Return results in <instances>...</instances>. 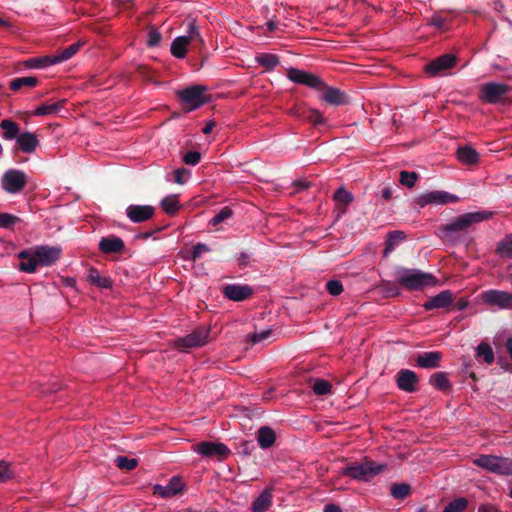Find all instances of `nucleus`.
<instances>
[{
    "label": "nucleus",
    "instance_id": "nucleus-18",
    "mask_svg": "<svg viewBox=\"0 0 512 512\" xmlns=\"http://www.w3.org/2000/svg\"><path fill=\"white\" fill-rule=\"evenodd\" d=\"M453 293L449 290H445L432 297L423 304L425 310H433L439 308H446L453 303Z\"/></svg>",
    "mask_w": 512,
    "mask_h": 512
},
{
    "label": "nucleus",
    "instance_id": "nucleus-32",
    "mask_svg": "<svg viewBox=\"0 0 512 512\" xmlns=\"http://www.w3.org/2000/svg\"><path fill=\"white\" fill-rule=\"evenodd\" d=\"M64 103H65V100H62V101H59L56 103H45V104L39 105L38 107H36L33 114L35 116H46V115L57 114L63 107Z\"/></svg>",
    "mask_w": 512,
    "mask_h": 512
},
{
    "label": "nucleus",
    "instance_id": "nucleus-64",
    "mask_svg": "<svg viewBox=\"0 0 512 512\" xmlns=\"http://www.w3.org/2000/svg\"><path fill=\"white\" fill-rule=\"evenodd\" d=\"M267 27L269 31H274L277 28V23L271 20L267 22Z\"/></svg>",
    "mask_w": 512,
    "mask_h": 512
},
{
    "label": "nucleus",
    "instance_id": "nucleus-36",
    "mask_svg": "<svg viewBox=\"0 0 512 512\" xmlns=\"http://www.w3.org/2000/svg\"><path fill=\"white\" fill-rule=\"evenodd\" d=\"M56 64L53 56H44L32 58L25 61V65L29 68H44Z\"/></svg>",
    "mask_w": 512,
    "mask_h": 512
},
{
    "label": "nucleus",
    "instance_id": "nucleus-42",
    "mask_svg": "<svg viewBox=\"0 0 512 512\" xmlns=\"http://www.w3.org/2000/svg\"><path fill=\"white\" fill-rule=\"evenodd\" d=\"M468 505V501L466 498L460 497L457 498L444 508L443 512H463Z\"/></svg>",
    "mask_w": 512,
    "mask_h": 512
},
{
    "label": "nucleus",
    "instance_id": "nucleus-9",
    "mask_svg": "<svg viewBox=\"0 0 512 512\" xmlns=\"http://www.w3.org/2000/svg\"><path fill=\"white\" fill-rule=\"evenodd\" d=\"M193 451L203 457H216L225 459L230 454V449L220 442H200L193 446Z\"/></svg>",
    "mask_w": 512,
    "mask_h": 512
},
{
    "label": "nucleus",
    "instance_id": "nucleus-33",
    "mask_svg": "<svg viewBox=\"0 0 512 512\" xmlns=\"http://www.w3.org/2000/svg\"><path fill=\"white\" fill-rule=\"evenodd\" d=\"M0 128L3 130L2 137L6 140L16 139L19 135V126L14 121L4 119L0 123Z\"/></svg>",
    "mask_w": 512,
    "mask_h": 512
},
{
    "label": "nucleus",
    "instance_id": "nucleus-39",
    "mask_svg": "<svg viewBox=\"0 0 512 512\" xmlns=\"http://www.w3.org/2000/svg\"><path fill=\"white\" fill-rule=\"evenodd\" d=\"M162 209L168 214H174L179 209V200L177 195H168L160 203Z\"/></svg>",
    "mask_w": 512,
    "mask_h": 512
},
{
    "label": "nucleus",
    "instance_id": "nucleus-28",
    "mask_svg": "<svg viewBox=\"0 0 512 512\" xmlns=\"http://www.w3.org/2000/svg\"><path fill=\"white\" fill-rule=\"evenodd\" d=\"M324 89L321 98L331 105H341L346 102V98L343 92L333 87L323 86Z\"/></svg>",
    "mask_w": 512,
    "mask_h": 512
},
{
    "label": "nucleus",
    "instance_id": "nucleus-52",
    "mask_svg": "<svg viewBox=\"0 0 512 512\" xmlns=\"http://www.w3.org/2000/svg\"><path fill=\"white\" fill-rule=\"evenodd\" d=\"M162 39L161 33L155 29L150 28L147 34V45L150 47L157 46Z\"/></svg>",
    "mask_w": 512,
    "mask_h": 512
},
{
    "label": "nucleus",
    "instance_id": "nucleus-16",
    "mask_svg": "<svg viewBox=\"0 0 512 512\" xmlns=\"http://www.w3.org/2000/svg\"><path fill=\"white\" fill-rule=\"evenodd\" d=\"M183 488L184 483L182 482L181 478L178 476H173L166 485H154L153 493L162 498H170L180 493Z\"/></svg>",
    "mask_w": 512,
    "mask_h": 512
},
{
    "label": "nucleus",
    "instance_id": "nucleus-8",
    "mask_svg": "<svg viewBox=\"0 0 512 512\" xmlns=\"http://www.w3.org/2000/svg\"><path fill=\"white\" fill-rule=\"evenodd\" d=\"M209 338V328L201 326L191 334L178 338L175 345L179 349L194 348L205 345Z\"/></svg>",
    "mask_w": 512,
    "mask_h": 512
},
{
    "label": "nucleus",
    "instance_id": "nucleus-25",
    "mask_svg": "<svg viewBox=\"0 0 512 512\" xmlns=\"http://www.w3.org/2000/svg\"><path fill=\"white\" fill-rule=\"evenodd\" d=\"M272 505V489L266 488L253 501L251 509L253 512H266Z\"/></svg>",
    "mask_w": 512,
    "mask_h": 512
},
{
    "label": "nucleus",
    "instance_id": "nucleus-23",
    "mask_svg": "<svg viewBox=\"0 0 512 512\" xmlns=\"http://www.w3.org/2000/svg\"><path fill=\"white\" fill-rule=\"evenodd\" d=\"M16 142L24 153H33L39 145L37 136L32 132H23L18 135Z\"/></svg>",
    "mask_w": 512,
    "mask_h": 512
},
{
    "label": "nucleus",
    "instance_id": "nucleus-26",
    "mask_svg": "<svg viewBox=\"0 0 512 512\" xmlns=\"http://www.w3.org/2000/svg\"><path fill=\"white\" fill-rule=\"evenodd\" d=\"M333 199L336 203L337 211H339L340 214H344L353 201V195L345 188L341 187L335 191Z\"/></svg>",
    "mask_w": 512,
    "mask_h": 512
},
{
    "label": "nucleus",
    "instance_id": "nucleus-41",
    "mask_svg": "<svg viewBox=\"0 0 512 512\" xmlns=\"http://www.w3.org/2000/svg\"><path fill=\"white\" fill-rule=\"evenodd\" d=\"M303 120L308 121L314 125H319L324 123V118L322 114L315 109L304 110L301 115H299Z\"/></svg>",
    "mask_w": 512,
    "mask_h": 512
},
{
    "label": "nucleus",
    "instance_id": "nucleus-3",
    "mask_svg": "<svg viewBox=\"0 0 512 512\" xmlns=\"http://www.w3.org/2000/svg\"><path fill=\"white\" fill-rule=\"evenodd\" d=\"M493 215L490 211H476L462 214L447 224L443 231L446 236L452 237L454 233L466 232L473 224L489 219Z\"/></svg>",
    "mask_w": 512,
    "mask_h": 512
},
{
    "label": "nucleus",
    "instance_id": "nucleus-45",
    "mask_svg": "<svg viewBox=\"0 0 512 512\" xmlns=\"http://www.w3.org/2000/svg\"><path fill=\"white\" fill-rule=\"evenodd\" d=\"M331 384L324 379H317L313 383L312 389L316 395H327L331 392Z\"/></svg>",
    "mask_w": 512,
    "mask_h": 512
},
{
    "label": "nucleus",
    "instance_id": "nucleus-58",
    "mask_svg": "<svg viewBox=\"0 0 512 512\" xmlns=\"http://www.w3.org/2000/svg\"><path fill=\"white\" fill-rule=\"evenodd\" d=\"M431 24L437 28H442L444 26V20L441 18H433Z\"/></svg>",
    "mask_w": 512,
    "mask_h": 512
},
{
    "label": "nucleus",
    "instance_id": "nucleus-46",
    "mask_svg": "<svg viewBox=\"0 0 512 512\" xmlns=\"http://www.w3.org/2000/svg\"><path fill=\"white\" fill-rule=\"evenodd\" d=\"M417 179H418V174L416 172H409V171H405V170L400 172L399 182L408 188L414 187Z\"/></svg>",
    "mask_w": 512,
    "mask_h": 512
},
{
    "label": "nucleus",
    "instance_id": "nucleus-63",
    "mask_svg": "<svg viewBox=\"0 0 512 512\" xmlns=\"http://www.w3.org/2000/svg\"><path fill=\"white\" fill-rule=\"evenodd\" d=\"M478 512H495V509L492 506H482L479 508Z\"/></svg>",
    "mask_w": 512,
    "mask_h": 512
},
{
    "label": "nucleus",
    "instance_id": "nucleus-12",
    "mask_svg": "<svg viewBox=\"0 0 512 512\" xmlns=\"http://www.w3.org/2000/svg\"><path fill=\"white\" fill-rule=\"evenodd\" d=\"M287 76L292 82L303 84L311 88L321 90L324 86V83L318 76L297 68H290L287 71Z\"/></svg>",
    "mask_w": 512,
    "mask_h": 512
},
{
    "label": "nucleus",
    "instance_id": "nucleus-6",
    "mask_svg": "<svg viewBox=\"0 0 512 512\" xmlns=\"http://www.w3.org/2000/svg\"><path fill=\"white\" fill-rule=\"evenodd\" d=\"M386 468L387 466L385 464H378L374 461H365L347 467L344 473L354 479L368 481L386 470Z\"/></svg>",
    "mask_w": 512,
    "mask_h": 512
},
{
    "label": "nucleus",
    "instance_id": "nucleus-11",
    "mask_svg": "<svg viewBox=\"0 0 512 512\" xmlns=\"http://www.w3.org/2000/svg\"><path fill=\"white\" fill-rule=\"evenodd\" d=\"M482 301L486 304L497 306L500 309L512 308V294L500 290H487L481 295Z\"/></svg>",
    "mask_w": 512,
    "mask_h": 512
},
{
    "label": "nucleus",
    "instance_id": "nucleus-35",
    "mask_svg": "<svg viewBox=\"0 0 512 512\" xmlns=\"http://www.w3.org/2000/svg\"><path fill=\"white\" fill-rule=\"evenodd\" d=\"M38 83V80L36 77L33 76H27V77H19L15 78L10 82V89L13 91H18L22 87H34Z\"/></svg>",
    "mask_w": 512,
    "mask_h": 512
},
{
    "label": "nucleus",
    "instance_id": "nucleus-19",
    "mask_svg": "<svg viewBox=\"0 0 512 512\" xmlns=\"http://www.w3.org/2000/svg\"><path fill=\"white\" fill-rule=\"evenodd\" d=\"M417 381L416 373L411 370L403 369L397 374V386L402 391L413 392Z\"/></svg>",
    "mask_w": 512,
    "mask_h": 512
},
{
    "label": "nucleus",
    "instance_id": "nucleus-40",
    "mask_svg": "<svg viewBox=\"0 0 512 512\" xmlns=\"http://www.w3.org/2000/svg\"><path fill=\"white\" fill-rule=\"evenodd\" d=\"M476 355L477 358L482 359L487 364H491L494 361V352L492 348L486 343H481L478 345Z\"/></svg>",
    "mask_w": 512,
    "mask_h": 512
},
{
    "label": "nucleus",
    "instance_id": "nucleus-27",
    "mask_svg": "<svg viewBox=\"0 0 512 512\" xmlns=\"http://www.w3.org/2000/svg\"><path fill=\"white\" fill-rule=\"evenodd\" d=\"M456 155L457 159L464 165H474L479 161L478 152L470 146L459 147Z\"/></svg>",
    "mask_w": 512,
    "mask_h": 512
},
{
    "label": "nucleus",
    "instance_id": "nucleus-37",
    "mask_svg": "<svg viewBox=\"0 0 512 512\" xmlns=\"http://www.w3.org/2000/svg\"><path fill=\"white\" fill-rule=\"evenodd\" d=\"M496 252L501 257L512 258V234L507 235L498 243Z\"/></svg>",
    "mask_w": 512,
    "mask_h": 512
},
{
    "label": "nucleus",
    "instance_id": "nucleus-13",
    "mask_svg": "<svg viewBox=\"0 0 512 512\" xmlns=\"http://www.w3.org/2000/svg\"><path fill=\"white\" fill-rule=\"evenodd\" d=\"M40 266H51L56 263L62 253L60 246L40 245L33 248Z\"/></svg>",
    "mask_w": 512,
    "mask_h": 512
},
{
    "label": "nucleus",
    "instance_id": "nucleus-44",
    "mask_svg": "<svg viewBox=\"0 0 512 512\" xmlns=\"http://www.w3.org/2000/svg\"><path fill=\"white\" fill-rule=\"evenodd\" d=\"M116 466L124 470H133L137 466V460L134 458H128L125 456H118L114 460Z\"/></svg>",
    "mask_w": 512,
    "mask_h": 512
},
{
    "label": "nucleus",
    "instance_id": "nucleus-15",
    "mask_svg": "<svg viewBox=\"0 0 512 512\" xmlns=\"http://www.w3.org/2000/svg\"><path fill=\"white\" fill-rule=\"evenodd\" d=\"M155 208L151 205L131 204L126 208V216L133 223L149 220L154 215Z\"/></svg>",
    "mask_w": 512,
    "mask_h": 512
},
{
    "label": "nucleus",
    "instance_id": "nucleus-59",
    "mask_svg": "<svg viewBox=\"0 0 512 512\" xmlns=\"http://www.w3.org/2000/svg\"><path fill=\"white\" fill-rule=\"evenodd\" d=\"M324 512H342V511L338 506L330 504L325 507Z\"/></svg>",
    "mask_w": 512,
    "mask_h": 512
},
{
    "label": "nucleus",
    "instance_id": "nucleus-60",
    "mask_svg": "<svg viewBox=\"0 0 512 512\" xmlns=\"http://www.w3.org/2000/svg\"><path fill=\"white\" fill-rule=\"evenodd\" d=\"M214 125H215V124H214L213 122H209V123H207V124L204 126V128L202 129V132H203L204 134H209V133L213 130Z\"/></svg>",
    "mask_w": 512,
    "mask_h": 512
},
{
    "label": "nucleus",
    "instance_id": "nucleus-21",
    "mask_svg": "<svg viewBox=\"0 0 512 512\" xmlns=\"http://www.w3.org/2000/svg\"><path fill=\"white\" fill-rule=\"evenodd\" d=\"M18 257L21 259L19 268L23 272L33 273L40 265L33 249L21 251Z\"/></svg>",
    "mask_w": 512,
    "mask_h": 512
},
{
    "label": "nucleus",
    "instance_id": "nucleus-57",
    "mask_svg": "<svg viewBox=\"0 0 512 512\" xmlns=\"http://www.w3.org/2000/svg\"><path fill=\"white\" fill-rule=\"evenodd\" d=\"M239 266L245 267L249 262V255L247 253H241L237 259Z\"/></svg>",
    "mask_w": 512,
    "mask_h": 512
},
{
    "label": "nucleus",
    "instance_id": "nucleus-30",
    "mask_svg": "<svg viewBox=\"0 0 512 512\" xmlns=\"http://www.w3.org/2000/svg\"><path fill=\"white\" fill-rule=\"evenodd\" d=\"M406 238L404 232L395 230L388 233L386 237V247L383 252V256L386 258L392 253L395 247Z\"/></svg>",
    "mask_w": 512,
    "mask_h": 512
},
{
    "label": "nucleus",
    "instance_id": "nucleus-5",
    "mask_svg": "<svg viewBox=\"0 0 512 512\" xmlns=\"http://www.w3.org/2000/svg\"><path fill=\"white\" fill-rule=\"evenodd\" d=\"M473 463L491 473L499 475H512V459L494 455H480Z\"/></svg>",
    "mask_w": 512,
    "mask_h": 512
},
{
    "label": "nucleus",
    "instance_id": "nucleus-53",
    "mask_svg": "<svg viewBox=\"0 0 512 512\" xmlns=\"http://www.w3.org/2000/svg\"><path fill=\"white\" fill-rule=\"evenodd\" d=\"M328 292L333 296H338L343 292V285L338 280H330L326 284Z\"/></svg>",
    "mask_w": 512,
    "mask_h": 512
},
{
    "label": "nucleus",
    "instance_id": "nucleus-24",
    "mask_svg": "<svg viewBox=\"0 0 512 512\" xmlns=\"http://www.w3.org/2000/svg\"><path fill=\"white\" fill-rule=\"evenodd\" d=\"M441 358L442 355L440 352H425L423 354L418 355L416 362L417 365L421 368L431 369L439 367Z\"/></svg>",
    "mask_w": 512,
    "mask_h": 512
},
{
    "label": "nucleus",
    "instance_id": "nucleus-54",
    "mask_svg": "<svg viewBox=\"0 0 512 512\" xmlns=\"http://www.w3.org/2000/svg\"><path fill=\"white\" fill-rule=\"evenodd\" d=\"M201 155L197 151H190L184 156V162L188 165H196L199 163Z\"/></svg>",
    "mask_w": 512,
    "mask_h": 512
},
{
    "label": "nucleus",
    "instance_id": "nucleus-29",
    "mask_svg": "<svg viewBox=\"0 0 512 512\" xmlns=\"http://www.w3.org/2000/svg\"><path fill=\"white\" fill-rule=\"evenodd\" d=\"M276 440L275 432L268 426L261 427L257 432V441L262 449L270 448Z\"/></svg>",
    "mask_w": 512,
    "mask_h": 512
},
{
    "label": "nucleus",
    "instance_id": "nucleus-61",
    "mask_svg": "<svg viewBox=\"0 0 512 512\" xmlns=\"http://www.w3.org/2000/svg\"><path fill=\"white\" fill-rule=\"evenodd\" d=\"M392 196V190L390 188H384L382 190V197L385 199V200H389Z\"/></svg>",
    "mask_w": 512,
    "mask_h": 512
},
{
    "label": "nucleus",
    "instance_id": "nucleus-7",
    "mask_svg": "<svg viewBox=\"0 0 512 512\" xmlns=\"http://www.w3.org/2000/svg\"><path fill=\"white\" fill-rule=\"evenodd\" d=\"M512 87L499 82H488L480 86L479 99L488 104H496L505 99Z\"/></svg>",
    "mask_w": 512,
    "mask_h": 512
},
{
    "label": "nucleus",
    "instance_id": "nucleus-17",
    "mask_svg": "<svg viewBox=\"0 0 512 512\" xmlns=\"http://www.w3.org/2000/svg\"><path fill=\"white\" fill-rule=\"evenodd\" d=\"M223 294L232 301H243L253 294V288L247 284H228L223 288Z\"/></svg>",
    "mask_w": 512,
    "mask_h": 512
},
{
    "label": "nucleus",
    "instance_id": "nucleus-49",
    "mask_svg": "<svg viewBox=\"0 0 512 512\" xmlns=\"http://www.w3.org/2000/svg\"><path fill=\"white\" fill-rule=\"evenodd\" d=\"M20 219L9 213H0V228L9 229L13 227Z\"/></svg>",
    "mask_w": 512,
    "mask_h": 512
},
{
    "label": "nucleus",
    "instance_id": "nucleus-48",
    "mask_svg": "<svg viewBox=\"0 0 512 512\" xmlns=\"http://www.w3.org/2000/svg\"><path fill=\"white\" fill-rule=\"evenodd\" d=\"M233 214V211L229 207L222 208L210 221L212 226H216L226 219L230 218Z\"/></svg>",
    "mask_w": 512,
    "mask_h": 512
},
{
    "label": "nucleus",
    "instance_id": "nucleus-34",
    "mask_svg": "<svg viewBox=\"0 0 512 512\" xmlns=\"http://www.w3.org/2000/svg\"><path fill=\"white\" fill-rule=\"evenodd\" d=\"M79 48H80L79 43L71 44L70 46L66 47L65 49H63V50L57 52L55 55H53L54 62L57 64V63H61V62H64V61L70 59L72 56H74L78 52Z\"/></svg>",
    "mask_w": 512,
    "mask_h": 512
},
{
    "label": "nucleus",
    "instance_id": "nucleus-55",
    "mask_svg": "<svg viewBox=\"0 0 512 512\" xmlns=\"http://www.w3.org/2000/svg\"><path fill=\"white\" fill-rule=\"evenodd\" d=\"M210 249L206 244L198 243L194 246L192 251V258L197 259L199 258L203 253L208 252Z\"/></svg>",
    "mask_w": 512,
    "mask_h": 512
},
{
    "label": "nucleus",
    "instance_id": "nucleus-38",
    "mask_svg": "<svg viewBox=\"0 0 512 512\" xmlns=\"http://www.w3.org/2000/svg\"><path fill=\"white\" fill-rule=\"evenodd\" d=\"M430 383L438 390L445 391L450 388L448 377L443 372L435 373L430 378Z\"/></svg>",
    "mask_w": 512,
    "mask_h": 512
},
{
    "label": "nucleus",
    "instance_id": "nucleus-1",
    "mask_svg": "<svg viewBox=\"0 0 512 512\" xmlns=\"http://www.w3.org/2000/svg\"><path fill=\"white\" fill-rule=\"evenodd\" d=\"M395 277L400 285L410 290H420L424 287L434 286L437 282L435 276L431 273L405 267L396 268Z\"/></svg>",
    "mask_w": 512,
    "mask_h": 512
},
{
    "label": "nucleus",
    "instance_id": "nucleus-47",
    "mask_svg": "<svg viewBox=\"0 0 512 512\" xmlns=\"http://www.w3.org/2000/svg\"><path fill=\"white\" fill-rule=\"evenodd\" d=\"M410 491V486L408 484L400 483L393 484L391 487V495L396 499L405 498Z\"/></svg>",
    "mask_w": 512,
    "mask_h": 512
},
{
    "label": "nucleus",
    "instance_id": "nucleus-50",
    "mask_svg": "<svg viewBox=\"0 0 512 512\" xmlns=\"http://www.w3.org/2000/svg\"><path fill=\"white\" fill-rule=\"evenodd\" d=\"M272 334V330L271 329H265V330H262L260 332H255L251 335L248 336V340L252 343V344H258V343H261L263 342L264 340L268 339Z\"/></svg>",
    "mask_w": 512,
    "mask_h": 512
},
{
    "label": "nucleus",
    "instance_id": "nucleus-4",
    "mask_svg": "<svg viewBox=\"0 0 512 512\" xmlns=\"http://www.w3.org/2000/svg\"><path fill=\"white\" fill-rule=\"evenodd\" d=\"M207 87L203 85H192L185 89L178 90L176 95L186 105L189 111L195 110L210 101L206 93Z\"/></svg>",
    "mask_w": 512,
    "mask_h": 512
},
{
    "label": "nucleus",
    "instance_id": "nucleus-62",
    "mask_svg": "<svg viewBox=\"0 0 512 512\" xmlns=\"http://www.w3.org/2000/svg\"><path fill=\"white\" fill-rule=\"evenodd\" d=\"M506 349L509 353L510 357L512 358V338H509L506 342Z\"/></svg>",
    "mask_w": 512,
    "mask_h": 512
},
{
    "label": "nucleus",
    "instance_id": "nucleus-31",
    "mask_svg": "<svg viewBox=\"0 0 512 512\" xmlns=\"http://www.w3.org/2000/svg\"><path fill=\"white\" fill-rule=\"evenodd\" d=\"M88 280L99 288H111L112 281L109 277L103 276L99 273L96 268H90L88 270Z\"/></svg>",
    "mask_w": 512,
    "mask_h": 512
},
{
    "label": "nucleus",
    "instance_id": "nucleus-20",
    "mask_svg": "<svg viewBox=\"0 0 512 512\" xmlns=\"http://www.w3.org/2000/svg\"><path fill=\"white\" fill-rule=\"evenodd\" d=\"M424 203L431 204H447L455 203L459 200L456 195L450 194L445 191H432L422 196Z\"/></svg>",
    "mask_w": 512,
    "mask_h": 512
},
{
    "label": "nucleus",
    "instance_id": "nucleus-2",
    "mask_svg": "<svg viewBox=\"0 0 512 512\" xmlns=\"http://www.w3.org/2000/svg\"><path fill=\"white\" fill-rule=\"evenodd\" d=\"M194 44L203 46L204 39L196 21L194 19H190L186 23V33L176 37L172 41L170 52L175 58L183 59L186 56L188 46Z\"/></svg>",
    "mask_w": 512,
    "mask_h": 512
},
{
    "label": "nucleus",
    "instance_id": "nucleus-43",
    "mask_svg": "<svg viewBox=\"0 0 512 512\" xmlns=\"http://www.w3.org/2000/svg\"><path fill=\"white\" fill-rule=\"evenodd\" d=\"M257 62L268 69L276 67L279 63L278 57L273 54H260L256 58Z\"/></svg>",
    "mask_w": 512,
    "mask_h": 512
},
{
    "label": "nucleus",
    "instance_id": "nucleus-51",
    "mask_svg": "<svg viewBox=\"0 0 512 512\" xmlns=\"http://www.w3.org/2000/svg\"><path fill=\"white\" fill-rule=\"evenodd\" d=\"M14 475L10 464L6 461H0V482H5L11 479Z\"/></svg>",
    "mask_w": 512,
    "mask_h": 512
},
{
    "label": "nucleus",
    "instance_id": "nucleus-22",
    "mask_svg": "<svg viewBox=\"0 0 512 512\" xmlns=\"http://www.w3.org/2000/svg\"><path fill=\"white\" fill-rule=\"evenodd\" d=\"M98 247L105 254L119 253L124 249V242L116 236L104 237L100 240Z\"/></svg>",
    "mask_w": 512,
    "mask_h": 512
},
{
    "label": "nucleus",
    "instance_id": "nucleus-10",
    "mask_svg": "<svg viewBox=\"0 0 512 512\" xmlns=\"http://www.w3.org/2000/svg\"><path fill=\"white\" fill-rule=\"evenodd\" d=\"M26 184V175L20 170H8L2 177L3 189L10 193H19Z\"/></svg>",
    "mask_w": 512,
    "mask_h": 512
},
{
    "label": "nucleus",
    "instance_id": "nucleus-56",
    "mask_svg": "<svg viewBox=\"0 0 512 512\" xmlns=\"http://www.w3.org/2000/svg\"><path fill=\"white\" fill-rule=\"evenodd\" d=\"M174 174L176 183L183 184L185 182L184 176H186V171L184 169H178Z\"/></svg>",
    "mask_w": 512,
    "mask_h": 512
},
{
    "label": "nucleus",
    "instance_id": "nucleus-14",
    "mask_svg": "<svg viewBox=\"0 0 512 512\" xmlns=\"http://www.w3.org/2000/svg\"><path fill=\"white\" fill-rule=\"evenodd\" d=\"M456 60V56L453 54L442 55L426 64L425 71L430 76H436L448 69H451L456 64Z\"/></svg>",
    "mask_w": 512,
    "mask_h": 512
}]
</instances>
